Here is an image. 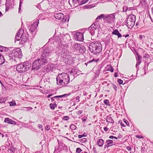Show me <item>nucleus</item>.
Returning a JSON list of instances; mask_svg holds the SVG:
<instances>
[{
	"label": "nucleus",
	"instance_id": "4",
	"mask_svg": "<svg viewBox=\"0 0 153 153\" xmlns=\"http://www.w3.org/2000/svg\"><path fill=\"white\" fill-rule=\"evenodd\" d=\"M30 67L28 63L24 62L19 64L17 65V71L20 73H23L28 70Z\"/></svg>",
	"mask_w": 153,
	"mask_h": 153
},
{
	"label": "nucleus",
	"instance_id": "15",
	"mask_svg": "<svg viewBox=\"0 0 153 153\" xmlns=\"http://www.w3.org/2000/svg\"><path fill=\"white\" fill-rule=\"evenodd\" d=\"M142 57L139 55H137V63L136 65V67L137 69V71L139 69L138 68V66L140 65L141 62Z\"/></svg>",
	"mask_w": 153,
	"mask_h": 153
},
{
	"label": "nucleus",
	"instance_id": "52",
	"mask_svg": "<svg viewBox=\"0 0 153 153\" xmlns=\"http://www.w3.org/2000/svg\"><path fill=\"white\" fill-rule=\"evenodd\" d=\"M122 137H123V135L120 134H119L118 136V138H121Z\"/></svg>",
	"mask_w": 153,
	"mask_h": 153
},
{
	"label": "nucleus",
	"instance_id": "2",
	"mask_svg": "<svg viewBox=\"0 0 153 153\" xmlns=\"http://www.w3.org/2000/svg\"><path fill=\"white\" fill-rule=\"evenodd\" d=\"M57 84L59 85H66L70 82V77L68 74L66 73L59 74L56 78Z\"/></svg>",
	"mask_w": 153,
	"mask_h": 153
},
{
	"label": "nucleus",
	"instance_id": "50",
	"mask_svg": "<svg viewBox=\"0 0 153 153\" xmlns=\"http://www.w3.org/2000/svg\"><path fill=\"white\" fill-rule=\"evenodd\" d=\"M108 128L107 127H105L104 128V130L105 132L107 131L108 130Z\"/></svg>",
	"mask_w": 153,
	"mask_h": 153
},
{
	"label": "nucleus",
	"instance_id": "30",
	"mask_svg": "<svg viewBox=\"0 0 153 153\" xmlns=\"http://www.w3.org/2000/svg\"><path fill=\"white\" fill-rule=\"evenodd\" d=\"M81 45L79 44L76 43L74 44V47L76 49V50L78 51Z\"/></svg>",
	"mask_w": 153,
	"mask_h": 153
},
{
	"label": "nucleus",
	"instance_id": "10",
	"mask_svg": "<svg viewBox=\"0 0 153 153\" xmlns=\"http://www.w3.org/2000/svg\"><path fill=\"white\" fill-rule=\"evenodd\" d=\"M39 24V20L36 19L34 23L31 25L30 28L29 29V31L31 34L35 35V34H33L34 32L35 31L38 24Z\"/></svg>",
	"mask_w": 153,
	"mask_h": 153
},
{
	"label": "nucleus",
	"instance_id": "51",
	"mask_svg": "<svg viewBox=\"0 0 153 153\" xmlns=\"http://www.w3.org/2000/svg\"><path fill=\"white\" fill-rule=\"evenodd\" d=\"M124 122L126 123V125L127 126H128L129 125V122L128 121L126 120H125Z\"/></svg>",
	"mask_w": 153,
	"mask_h": 153
},
{
	"label": "nucleus",
	"instance_id": "27",
	"mask_svg": "<svg viewBox=\"0 0 153 153\" xmlns=\"http://www.w3.org/2000/svg\"><path fill=\"white\" fill-rule=\"evenodd\" d=\"M7 100V98L6 97H3L0 98V103H5Z\"/></svg>",
	"mask_w": 153,
	"mask_h": 153
},
{
	"label": "nucleus",
	"instance_id": "6",
	"mask_svg": "<svg viewBox=\"0 0 153 153\" xmlns=\"http://www.w3.org/2000/svg\"><path fill=\"white\" fill-rule=\"evenodd\" d=\"M115 14L114 13L110 14H105L104 22L107 24L110 25L114 23L115 19Z\"/></svg>",
	"mask_w": 153,
	"mask_h": 153
},
{
	"label": "nucleus",
	"instance_id": "40",
	"mask_svg": "<svg viewBox=\"0 0 153 153\" xmlns=\"http://www.w3.org/2000/svg\"><path fill=\"white\" fill-rule=\"evenodd\" d=\"M9 103H10V106H14L16 105L15 102H13V101L10 102H9Z\"/></svg>",
	"mask_w": 153,
	"mask_h": 153
},
{
	"label": "nucleus",
	"instance_id": "53",
	"mask_svg": "<svg viewBox=\"0 0 153 153\" xmlns=\"http://www.w3.org/2000/svg\"><path fill=\"white\" fill-rule=\"evenodd\" d=\"M136 137H137L138 138H142V137L141 135H136Z\"/></svg>",
	"mask_w": 153,
	"mask_h": 153
},
{
	"label": "nucleus",
	"instance_id": "34",
	"mask_svg": "<svg viewBox=\"0 0 153 153\" xmlns=\"http://www.w3.org/2000/svg\"><path fill=\"white\" fill-rule=\"evenodd\" d=\"M5 61V60L3 56L0 57V65L3 64Z\"/></svg>",
	"mask_w": 153,
	"mask_h": 153
},
{
	"label": "nucleus",
	"instance_id": "49",
	"mask_svg": "<svg viewBox=\"0 0 153 153\" xmlns=\"http://www.w3.org/2000/svg\"><path fill=\"white\" fill-rule=\"evenodd\" d=\"M85 8H91V5H89L87 6H85Z\"/></svg>",
	"mask_w": 153,
	"mask_h": 153
},
{
	"label": "nucleus",
	"instance_id": "60",
	"mask_svg": "<svg viewBox=\"0 0 153 153\" xmlns=\"http://www.w3.org/2000/svg\"><path fill=\"white\" fill-rule=\"evenodd\" d=\"M9 59L11 61V62L12 61H11V60L13 59V58L11 56H9Z\"/></svg>",
	"mask_w": 153,
	"mask_h": 153
},
{
	"label": "nucleus",
	"instance_id": "25",
	"mask_svg": "<svg viewBox=\"0 0 153 153\" xmlns=\"http://www.w3.org/2000/svg\"><path fill=\"white\" fill-rule=\"evenodd\" d=\"M105 14H102L98 16L96 19V22L97 23V22H98L99 20L101 19L102 18L103 19V21H104V18L105 17Z\"/></svg>",
	"mask_w": 153,
	"mask_h": 153
},
{
	"label": "nucleus",
	"instance_id": "16",
	"mask_svg": "<svg viewBox=\"0 0 153 153\" xmlns=\"http://www.w3.org/2000/svg\"><path fill=\"white\" fill-rule=\"evenodd\" d=\"M106 142V144H105L104 146V149H105L114 145L113 144V142L112 140H107Z\"/></svg>",
	"mask_w": 153,
	"mask_h": 153
},
{
	"label": "nucleus",
	"instance_id": "17",
	"mask_svg": "<svg viewBox=\"0 0 153 153\" xmlns=\"http://www.w3.org/2000/svg\"><path fill=\"white\" fill-rule=\"evenodd\" d=\"M4 122L6 123L16 125V121L10 119L8 118H6L4 119Z\"/></svg>",
	"mask_w": 153,
	"mask_h": 153
},
{
	"label": "nucleus",
	"instance_id": "42",
	"mask_svg": "<svg viewBox=\"0 0 153 153\" xmlns=\"http://www.w3.org/2000/svg\"><path fill=\"white\" fill-rule=\"evenodd\" d=\"M117 82L118 83L120 84H122L123 82V81L121 79H118L117 80Z\"/></svg>",
	"mask_w": 153,
	"mask_h": 153
},
{
	"label": "nucleus",
	"instance_id": "12",
	"mask_svg": "<svg viewBox=\"0 0 153 153\" xmlns=\"http://www.w3.org/2000/svg\"><path fill=\"white\" fill-rule=\"evenodd\" d=\"M28 35L27 34H26L25 33L22 32L21 34L22 40L20 42L19 44L22 45L24 44L28 39Z\"/></svg>",
	"mask_w": 153,
	"mask_h": 153
},
{
	"label": "nucleus",
	"instance_id": "35",
	"mask_svg": "<svg viewBox=\"0 0 153 153\" xmlns=\"http://www.w3.org/2000/svg\"><path fill=\"white\" fill-rule=\"evenodd\" d=\"M104 103L106 105L110 106L111 105L109 103V101L108 100H105L104 101Z\"/></svg>",
	"mask_w": 153,
	"mask_h": 153
},
{
	"label": "nucleus",
	"instance_id": "62",
	"mask_svg": "<svg viewBox=\"0 0 153 153\" xmlns=\"http://www.w3.org/2000/svg\"><path fill=\"white\" fill-rule=\"evenodd\" d=\"M117 73L116 72H115L114 74V76L115 77H117Z\"/></svg>",
	"mask_w": 153,
	"mask_h": 153
},
{
	"label": "nucleus",
	"instance_id": "37",
	"mask_svg": "<svg viewBox=\"0 0 153 153\" xmlns=\"http://www.w3.org/2000/svg\"><path fill=\"white\" fill-rule=\"evenodd\" d=\"M128 9V7L126 6H124L123 7V11L124 12H126Z\"/></svg>",
	"mask_w": 153,
	"mask_h": 153
},
{
	"label": "nucleus",
	"instance_id": "41",
	"mask_svg": "<svg viewBox=\"0 0 153 153\" xmlns=\"http://www.w3.org/2000/svg\"><path fill=\"white\" fill-rule=\"evenodd\" d=\"M140 2L141 4L143 5H145L146 3L145 0H140Z\"/></svg>",
	"mask_w": 153,
	"mask_h": 153
},
{
	"label": "nucleus",
	"instance_id": "44",
	"mask_svg": "<svg viewBox=\"0 0 153 153\" xmlns=\"http://www.w3.org/2000/svg\"><path fill=\"white\" fill-rule=\"evenodd\" d=\"M112 85L113 88L114 89L115 91H117V86L114 84H113Z\"/></svg>",
	"mask_w": 153,
	"mask_h": 153
},
{
	"label": "nucleus",
	"instance_id": "32",
	"mask_svg": "<svg viewBox=\"0 0 153 153\" xmlns=\"http://www.w3.org/2000/svg\"><path fill=\"white\" fill-rule=\"evenodd\" d=\"M107 67L108 68L107 69V71H110L111 72H113V68L112 66L110 65H108Z\"/></svg>",
	"mask_w": 153,
	"mask_h": 153
},
{
	"label": "nucleus",
	"instance_id": "48",
	"mask_svg": "<svg viewBox=\"0 0 153 153\" xmlns=\"http://www.w3.org/2000/svg\"><path fill=\"white\" fill-rule=\"evenodd\" d=\"M86 136L84 135V134L83 135H78V138L79 139L83 137H85Z\"/></svg>",
	"mask_w": 153,
	"mask_h": 153
},
{
	"label": "nucleus",
	"instance_id": "57",
	"mask_svg": "<svg viewBox=\"0 0 153 153\" xmlns=\"http://www.w3.org/2000/svg\"><path fill=\"white\" fill-rule=\"evenodd\" d=\"M38 127L39 128H41L42 127V125L41 124H39L38 125Z\"/></svg>",
	"mask_w": 153,
	"mask_h": 153
},
{
	"label": "nucleus",
	"instance_id": "11",
	"mask_svg": "<svg viewBox=\"0 0 153 153\" xmlns=\"http://www.w3.org/2000/svg\"><path fill=\"white\" fill-rule=\"evenodd\" d=\"M56 67V66L54 64H49L45 66L44 69L47 72H49L55 68Z\"/></svg>",
	"mask_w": 153,
	"mask_h": 153
},
{
	"label": "nucleus",
	"instance_id": "19",
	"mask_svg": "<svg viewBox=\"0 0 153 153\" xmlns=\"http://www.w3.org/2000/svg\"><path fill=\"white\" fill-rule=\"evenodd\" d=\"M60 145L59 144L58 147H55L54 153H58V152H60L63 149V147L62 146L61 147H60Z\"/></svg>",
	"mask_w": 153,
	"mask_h": 153
},
{
	"label": "nucleus",
	"instance_id": "13",
	"mask_svg": "<svg viewBox=\"0 0 153 153\" xmlns=\"http://www.w3.org/2000/svg\"><path fill=\"white\" fill-rule=\"evenodd\" d=\"M61 54L62 57L65 58L69 55V53L68 52V50L65 48L62 50Z\"/></svg>",
	"mask_w": 153,
	"mask_h": 153
},
{
	"label": "nucleus",
	"instance_id": "46",
	"mask_svg": "<svg viewBox=\"0 0 153 153\" xmlns=\"http://www.w3.org/2000/svg\"><path fill=\"white\" fill-rule=\"evenodd\" d=\"M1 149H2L3 151L4 150H7V149H6V148L5 146H2L1 147Z\"/></svg>",
	"mask_w": 153,
	"mask_h": 153
},
{
	"label": "nucleus",
	"instance_id": "3",
	"mask_svg": "<svg viewBox=\"0 0 153 153\" xmlns=\"http://www.w3.org/2000/svg\"><path fill=\"white\" fill-rule=\"evenodd\" d=\"M89 49L91 53L95 54L101 52L102 50L101 43L98 41L91 42L89 45Z\"/></svg>",
	"mask_w": 153,
	"mask_h": 153
},
{
	"label": "nucleus",
	"instance_id": "29",
	"mask_svg": "<svg viewBox=\"0 0 153 153\" xmlns=\"http://www.w3.org/2000/svg\"><path fill=\"white\" fill-rule=\"evenodd\" d=\"M49 106L51 109L54 110L55 108L56 107L57 105L56 103H50L49 105Z\"/></svg>",
	"mask_w": 153,
	"mask_h": 153
},
{
	"label": "nucleus",
	"instance_id": "14",
	"mask_svg": "<svg viewBox=\"0 0 153 153\" xmlns=\"http://www.w3.org/2000/svg\"><path fill=\"white\" fill-rule=\"evenodd\" d=\"M22 32H23V30L20 29L18 32H17L16 35L15 40L17 41L19 40L22 39L21 34Z\"/></svg>",
	"mask_w": 153,
	"mask_h": 153
},
{
	"label": "nucleus",
	"instance_id": "64",
	"mask_svg": "<svg viewBox=\"0 0 153 153\" xmlns=\"http://www.w3.org/2000/svg\"><path fill=\"white\" fill-rule=\"evenodd\" d=\"M120 125H121V126H122L123 127H125V125L123 123H120Z\"/></svg>",
	"mask_w": 153,
	"mask_h": 153
},
{
	"label": "nucleus",
	"instance_id": "24",
	"mask_svg": "<svg viewBox=\"0 0 153 153\" xmlns=\"http://www.w3.org/2000/svg\"><path fill=\"white\" fill-rule=\"evenodd\" d=\"M104 141L102 139H99L97 142V144L99 146L102 147L104 144Z\"/></svg>",
	"mask_w": 153,
	"mask_h": 153
},
{
	"label": "nucleus",
	"instance_id": "47",
	"mask_svg": "<svg viewBox=\"0 0 153 153\" xmlns=\"http://www.w3.org/2000/svg\"><path fill=\"white\" fill-rule=\"evenodd\" d=\"M82 111L81 110H79L77 112V113L78 115H79L82 114Z\"/></svg>",
	"mask_w": 153,
	"mask_h": 153
},
{
	"label": "nucleus",
	"instance_id": "63",
	"mask_svg": "<svg viewBox=\"0 0 153 153\" xmlns=\"http://www.w3.org/2000/svg\"><path fill=\"white\" fill-rule=\"evenodd\" d=\"M139 38L140 39H141L143 38V36L141 35H139Z\"/></svg>",
	"mask_w": 153,
	"mask_h": 153
},
{
	"label": "nucleus",
	"instance_id": "59",
	"mask_svg": "<svg viewBox=\"0 0 153 153\" xmlns=\"http://www.w3.org/2000/svg\"><path fill=\"white\" fill-rule=\"evenodd\" d=\"M3 47L0 45V51L2 52L3 51Z\"/></svg>",
	"mask_w": 153,
	"mask_h": 153
},
{
	"label": "nucleus",
	"instance_id": "36",
	"mask_svg": "<svg viewBox=\"0 0 153 153\" xmlns=\"http://www.w3.org/2000/svg\"><path fill=\"white\" fill-rule=\"evenodd\" d=\"M23 0H20L19 1V13H21L20 11L21 10V7L22 5V4L23 3Z\"/></svg>",
	"mask_w": 153,
	"mask_h": 153
},
{
	"label": "nucleus",
	"instance_id": "61",
	"mask_svg": "<svg viewBox=\"0 0 153 153\" xmlns=\"http://www.w3.org/2000/svg\"><path fill=\"white\" fill-rule=\"evenodd\" d=\"M109 138L110 139H113L114 138V136H113L111 135V136H110L109 137Z\"/></svg>",
	"mask_w": 153,
	"mask_h": 153
},
{
	"label": "nucleus",
	"instance_id": "33",
	"mask_svg": "<svg viewBox=\"0 0 153 153\" xmlns=\"http://www.w3.org/2000/svg\"><path fill=\"white\" fill-rule=\"evenodd\" d=\"M89 0H82V1L79 3L78 5H81L84 4H85Z\"/></svg>",
	"mask_w": 153,
	"mask_h": 153
},
{
	"label": "nucleus",
	"instance_id": "55",
	"mask_svg": "<svg viewBox=\"0 0 153 153\" xmlns=\"http://www.w3.org/2000/svg\"><path fill=\"white\" fill-rule=\"evenodd\" d=\"M133 10V8L132 7H128L127 11H130Z\"/></svg>",
	"mask_w": 153,
	"mask_h": 153
},
{
	"label": "nucleus",
	"instance_id": "7",
	"mask_svg": "<svg viewBox=\"0 0 153 153\" xmlns=\"http://www.w3.org/2000/svg\"><path fill=\"white\" fill-rule=\"evenodd\" d=\"M99 25L95 22L88 28V30L91 35L94 36V35L95 30L99 28Z\"/></svg>",
	"mask_w": 153,
	"mask_h": 153
},
{
	"label": "nucleus",
	"instance_id": "58",
	"mask_svg": "<svg viewBox=\"0 0 153 153\" xmlns=\"http://www.w3.org/2000/svg\"><path fill=\"white\" fill-rule=\"evenodd\" d=\"M79 96H77V97H76V100H78V102L79 101Z\"/></svg>",
	"mask_w": 153,
	"mask_h": 153
},
{
	"label": "nucleus",
	"instance_id": "1",
	"mask_svg": "<svg viewBox=\"0 0 153 153\" xmlns=\"http://www.w3.org/2000/svg\"><path fill=\"white\" fill-rule=\"evenodd\" d=\"M54 50H51L49 48L44 47L40 58L35 60L32 64V70H37L42 66L45 65L48 62V59L50 56L54 53Z\"/></svg>",
	"mask_w": 153,
	"mask_h": 153
},
{
	"label": "nucleus",
	"instance_id": "28",
	"mask_svg": "<svg viewBox=\"0 0 153 153\" xmlns=\"http://www.w3.org/2000/svg\"><path fill=\"white\" fill-rule=\"evenodd\" d=\"M97 62V61H96L94 59H93L92 60L88 61L87 63H85V65L87 66L88 64H91V65H93V64L94 63L95 64Z\"/></svg>",
	"mask_w": 153,
	"mask_h": 153
},
{
	"label": "nucleus",
	"instance_id": "26",
	"mask_svg": "<svg viewBox=\"0 0 153 153\" xmlns=\"http://www.w3.org/2000/svg\"><path fill=\"white\" fill-rule=\"evenodd\" d=\"M13 0H6V7L9 6H12V5Z\"/></svg>",
	"mask_w": 153,
	"mask_h": 153
},
{
	"label": "nucleus",
	"instance_id": "21",
	"mask_svg": "<svg viewBox=\"0 0 153 153\" xmlns=\"http://www.w3.org/2000/svg\"><path fill=\"white\" fill-rule=\"evenodd\" d=\"M86 50V49L85 47L83 45H81L78 50H79V53H83L85 52Z\"/></svg>",
	"mask_w": 153,
	"mask_h": 153
},
{
	"label": "nucleus",
	"instance_id": "43",
	"mask_svg": "<svg viewBox=\"0 0 153 153\" xmlns=\"http://www.w3.org/2000/svg\"><path fill=\"white\" fill-rule=\"evenodd\" d=\"M81 151L82 150L80 148H78L76 149V152L78 153H80Z\"/></svg>",
	"mask_w": 153,
	"mask_h": 153
},
{
	"label": "nucleus",
	"instance_id": "22",
	"mask_svg": "<svg viewBox=\"0 0 153 153\" xmlns=\"http://www.w3.org/2000/svg\"><path fill=\"white\" fill-rule=\"evenodd\" d=\"M111 114H110L109 116H107L106 120L107 122L113 123L114 122L111 116Z\"/></svg>",
	"mask_w": 153,
	"mask_h": 153
},
{
	"label": "nucleus",
	"instance_id": "5",
	"mask_svg": "<svg viewBox=\"0 0 153 153\" xmlns=\"http://www.w3.org/2000/svg\"><path fill=\"white\" fill-rule=\"evenodd\" d=\"M136 20L135 16L132 14H131L128 16L127 19L126 25L128 28H131L134 25Z\"/></svg>",
	"mask_w": 153,
	"mask_h": 153
},
{
	"label": "nucleus",
	"instance_id": "31",
	"mask_svg": "<svg viewBox=\"0 0 153 153\" xmlns=\"http://www.w3.org/2000/svg\"><path fill=\"white\" fill-rule=\"evenodd\" d=\"M17 149L15 148L11 147L10 148L7 149V151H8L9 150H10V152L14 153Z\"/></svg>",
	"mask_w": 153,
	"mask_h": 153
},
{
	"label": "nucleus",
	"instance_id": "20",
	"mask_svg": "<svg viewBox=\"0 0 153 153\" xmlns=\"http://www.w3.org/2000/svg\"><path fill=\"white\" fill-rule=\"evenodd\" d=\"M69 95H70V94H69L67 95V94H65L63 95H61L55 96L54 97H51V101L52 102L54 100V98H56V99L60 98H61L62 97H64L66 96H67Z\"/></svg>",
	"mask_w": 153,
	"mask_h": 153
},
{
	"label": "nucleus",
	"instance_id": "45",
	"mask_svg": "<svg viewBox=\"0 0 153 153\" xmlns=\"http://www.w3.org/2000/svg\"><path fill=\"white\" fill-rule=\"evenodd\" d=\"M50 126L48 125H47L45 127V129H46L47 130H49L50 129Z\"/></svg>",
	"mask_w": 153,
	"mask_h": 153
},
{
	"label": "nucleus",
	"instance_id": "39",
	"mask_svg": "<svg viewBox=\"0 0 153 153\" xmlns=\"http://www.w3.org/2000/svg\"><path fill=\"white\" fill-rule=\"evenodd\" d=\"M70 119V117L68 116H65L63 117L62 119L65 120H68Z\"/></svg>",
	"mask_w": 153,
	"mask_h": 153
},
{
	"label": "nucleus",
	"instance_id": "38",
	"mask_svg": "<svg viewBox=\"0 0 153 153\" xmlns=\"http://www.w3.org/2000/svg\"><path fill=\"white\" fill-rule=\"evenodd\" d=\"M76 126L74 125H71L70 126V128L72 130H75L76 128Z\"/></svg>",
	"mask_w": 153,
	"mask_h": 153
},
{
	"label": "nucleus",
	"instance_id": "54",
	"mask_svg": "<svg viewBox=\"0 0 153 153\" xmlns=\"http://www.w3.org/2000/svg\"><path fill=\"white\" fill-rule=\"evenodd\" d=\"M126 149L128 151H130L131 150V148L130 146H128L126 147Z\"/></svg>",
	"mask_w": 153,
	"mask_h": 153
},
{
	"label": "nucleus",
	"instance_id": "23",
	"mask_svg": "<svg viewBox=\"0 0 153 153\" xmlns=\"http://www.w3.org/2000/svg\"><path fill=\"white\" fill-rule=\"evenodd\" d=\"M112 34L117 36L118 38L121 37L122 35L117 30H115L112 32Z\"/></svg>",
	"mask_w": 153,
	"mask_h": 153
},
{
	"label": "nucleus",
	"instance_id": "18",
	"mask_svg": "<svg viewBox=\"0 0 153 153\" xmlns=\"http://www.w3.org/2000/svg\"><path fill=\"white\" fill-rule=\"evenodd\" d=\"M54 17L56 19L60 20L64 17V14L60 13H56L54 14Z\"/></svg>",
	"mask_w": 153,
	"mask_h": 153
},
{
	"label": "nucleus",
	"instance_id": "56",
	"mask_svg": "<svg viewBox=\"0 0 153 153\" xmlns=\"http://www.w3.org/2000/svg\"><path fill=\"white\" fill-rule=\"evenodd\" d=\"M87 120V118H86L83 117L82 118V121L85 122Z\"/></svg>",
	"mask_w": 153,
	"mask_h": 153
},
{
	"label": "nucleus",
	"instance_id": "9",
	"mask_svg": "<svg viewBox=\"0 0 153 153\" xmlns=\"http://www.w3.org/2000/svg\"><path fill=\"white\" fill-rule=\"evenodd\" d=\"M12 54L13 56L19 58H21L22 56L21 49L19 48L13 49L12 51Z\"/></svg>",
	"mask_w": 153,
	"mask_h": 153
},
{
	"label": "nucleus",
	"instance_id": "8",
	"mask_svg": "<svg viewBox=\"0 0 153 153\" xmlns=\"http://www.w3.org/2000/svg\"><path fill=\"white\" fill-rule=\"evenodd\" d=\"M74 36L76 40L82 41L84 40L83 33L79 32H74Z\"/></svg>",
	"mask_w": 153,
	"mask_h": 153
}]
</instances>
